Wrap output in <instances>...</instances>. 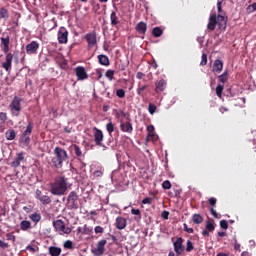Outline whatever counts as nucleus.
<instances>
[{"instance_id":"a18cd8bd","label":"nucleus","mask_w":256,"mask_h":256,"mask_svg":"<svg viewBox=\"0 0 256 256\" xmlns=\"http://www.w3.org/2000/svg\"><path fill=\"white\" fill-rule=\"evenodd\" d=\"M210 213H211L212 217H214V219H221V215H219L213 207L210 209Z\"/></svg>"},{"instance_id":"58836bf2","label":"nucleus","mask_w":256,"mask_h":256,"mask_svg":"<svg viewBox=\"0 0 256 256\" xmlns=\"http://www.w3.org/2000/svg\"><path fill=\"white\" fill-rule=\"evenodd\" d=\"M225 89V87L221 84H218L216 87V95L217 97H219V99H221V97H223V90Z\"/></svg>"},{"instance_id":"49530a36","label":"nucleus","mask_w":256,"mask_h":256,"mask_svg":"<svg viewBox=\"0 0 256 256\" xmlns=\"http://www.w3.org/2000/svg\"><path fill=\"white\" fill-rule=\"evenodd\" d=\"M151 203H153V198L151 197H146L142 200L143 205H151Z\"/></svg>"},{"instance_id":"f3484780","label":"nucleus","mask_w":256,"mask_h":256,"mask_svg":"<svg viewBox=\"0 0 256 256\" xmlns=\"http://www.w3.org/2000/svg\"><path fill=\"white\" fill-rule=\"evenodd\" d=\"M39 49V43L37 41H32L30 44L26 45L27 55H35Z\"/></svg>"},{"instance_id":"8fccbe9b","label":"nucleus","mask_w":256,"mask_h":256,"mask_svg":"<svg viewBox=\"0 0 256 256\" xmlns=\"http://www.w3.org/2000/svg\"><path fill=\"white\" fill-rule=\"evenodd\" d=\"M200 65L202 67H205V65H207V54H205V53L202 54V60L200 62Z\"/></svg>"},{"instance_id":"423d86ee","label":"nucleus","mask_w":256,"mask_h":256,"mask_svg":"<svg viewBox=\"0 0 256 256\" xmlns=\"http://www.w3.org/2000/svg\"><path fill=\"white\" fill-rule=\"evenodd\" d=\"M33 133V122H28L26 126V130L20 136V143H24V145H29L31 143V134Z\"/></svg>"},{"instance_id":"6e6d98bb","label":"nucleus","mask_w":256,"mask_h":256,"mask_svg":"<svg viewBox=\"0 0 256 256\" xmlns=\"http://www.w3.org/2000/svg\"><path fill=\"white\" fill-rule=\"evenodd\" d=\"M247 9H248V11H250V13H255V10H256V2L253 3V4H251V5H249Z\"/></svg>"},{"instance_id":"a19ab883","label":"nucleus","mask_w":256,"mask_h":256,"mask_svg":"<svg viewBox=\"0 0 256 256\" xmlns=\"http://www.w3.org/2000/svg\"><path fill=\"white\" fill-rule=\"evenodd\" d=\"M92 233H93V228H91V227L87 226V224H85L82 235H91Z\"/></svg>"},{"instance_id":"4d7b16f0","label":"nucleus","mask_w":256,"mask_h":256,"mask_svg":"<svg viewBox=\"0 0 256 256\" xmlns=\"http://www.w3.org/2000/svg\"><path fill=\"white\" fill-rule=\"evenodd\" d=\"M0 247L2 249H9V243H6L3 240H0Z\"/></svg>"},{"instance_id":"39448f33","label":"nucleus","mask_w":256,"mask_h":256,"mask_svg":"<svg viewBox=\"0 0 256 256\" xmlns=\"http://www.w3.org/2000/svg\"><path fill=\"white\" fill-rule=\"evenodd\" d=\"M53 227L55 231L60 233V235H70L72 229L65 226V222L63 220L59 219L53 222Z\"/></svg>"},{"instance_id":"a878e982","label":"nucleus","mask_w":256,"mask_h":256,"mask_svg":"<svg viewBox=\"0 0 256 256\" xmlns=\"http://www.w3.org/2000/svg\"><path fill=\"white\" fill-rule=\"evenodd\" d=\"M48 251H49V255L51 256H60L62 252L61 248L57 246H50L48 248Z\"/></svg>"},{"instance_id":"de8ad7c7","label":"nucleus","mask_w":256,"mask_h":256,"mask_svg":"<svg viewBox=\"0 0 256 256\" xmlns=\"http://www.w3.org/2000/svg\"><path fill=\"white\" fill-rule=\"evenodd\" d=\"M116 95L119 97V99H123L125 97V90L123 89H118L116 91Z\"/></svg>"},{"instance_id":"cd10ccee","label":"nucleus","mask_w":256,"mask_h":256,"mask_svg":"<svg viewBox=\"0 0 256 256\" xmlns=\"http://www.w3.org/2000/svg\"><path fill=\"white\" fill-rule=\"evenodd\" d=\"M147 131H148V134H147V139H155V126L153 125H148L147 126Z\"/></svg>"},{"instance_id":"09e8293b","label":"nucleus","mask_w":256,"mask_h":256,"mask_svg":"<svg viewBox=\"0 0 256 256\" xmlns=\"http://www.w3.org/2000/svg\"><path fill=\"white\" fill-rule=\"evenodd\" d=\"M162 188H163V189H171V181L165 180V181L162 183Z\"/></svg>"},{"instance_id":"ddd939ff","label":"nucleus","mask_w":256,"mask_h":256,"mask_svg":"<svg viewBox=\"0 0 256 256\" xmlns=\"http://www.w3.org/2000/svg\"><path fill=\"white\" fill-rule=\"evenodd\" d=\"M105 245H107V240L102 239L96 244V248L92 249L94 256H101L105 253Z\"/></svg>"},{"instance_id":"f8f14e48","label":"nucleus","mask_w":256,"mask_h":256,"mask_svg":"<svg viewBox=\"0 0 256 256\" xmlns=\"http://www.w3.org/2000/svg\"><path fill=\"white\" fill-rule=\"evenodd\" d=\"M2 67L7 73H11V69L13 67V53H6L5 61L2 63Z\"/></svg>"},{"instance_id":"1a4fd4ad","label":"nucleus","mask_w":256,"mask_h":256,"mask_svg":"<svg viewBox=\"0 0 256 256\" xmlns=\"http://www.w3.org/2000/svg\"><path fill=\"white\" fill-rule=\"evenodd\" d=\"M84 39L87 42V47L89 50L93 49V47H95V45H97V32L92 31L87 33L84 36Z\"/></svg>"},{"instance_id":"5701e85b","label":"nucleus","mask_w":256,"mask_h":256,"mask_svg":"<svg viewBox=\"0 0 256 256\" xmlns=\"http://www.w3.org/2000/svg\"><path fill=\"white\" fill-rule=\"evenodd\" d=\"M137 33H139V35H145V33H147V23L145 22H139L136 27H135Z\"/></svg>"},{"instance_id":"2eb2a0df","label":"nucleus","mask_w":256,"mask_h":256,"mask_svg":"<svg viewBox=\"0 0 256 256\" xmlns=\"http://www.w3.org/2000/svg\"><path fill=\"white\" fill-rule=\"evenodd\" d=\"M75 73L78 81H85V79H89V74H87V70H85V67H82V66L76 67Z\"/></svg>"},{"instance_id":"c03bdc74","label":"nucleus","mask_w":256,"mask_h":256,"mask_svg":"<svg viewBox=\"0 0 256 256\" xmlns=\"http://www.w3.org/2000/svg\"><path fill=\"white\" fill-rule=\"evenodd\" d=\"M6 240L7 241H12V243H15L16 237L13 235V233H7L6 234Z\"/></svg>"},{"instance_id":"774afa93","label":"nucleus","mask_w":256,"mask_h":256,"mask_svg":"<svg viewBox=\"0 0 256 256\" xmlns=\"http://www.w3.org/2000/svg\"><path fill=\"white\" fill-rule=\"evenodd\" d=\"M209 233H210L209 230H206V229L202 231L203 237H209Z\"/></svg>"},{"instance_id":"b1692460","label":"nucleus","mask_w":256,"mask_h":256,"mask_svg":"<svg viewBox=\"0 0 256 256\" xmlns=\"http://www.w3.org/2000/svg\"><path fill=\"white\" fill-rule=\"evenodd\" d=\"M72 151H74L78 159H83L85 157V154H83V151H81V147H79L77 144L72 145Z\"/></svg>"},{"instance_id":"dca6fc26","label":"nucleus","mask_w":256,"mask_h":256,"mask_svg":"<svg viewBox=\"0 0 256 256\" xmlns=\"http://www.w3.org/2000/svg\"><path fill=\"white\" fill-rule=\"evenodd\" d=\"M22 161H25V153L19 152L14 158V160L10 163V165L11 167H13V169H17V167L21 165Z\"/></svg>"},{"instance_id":"5fc2aeb1","label":"nucleus","mask_w":256,"mask_h":256,"mask_svg":"<svg viewBox=\"0 0 256 256\" xmlns=\"http://www.w3.org/2000/svg\"><path fill=\"white\" fill-rule=\"evenodd\" d=\"M208 203L211 205V207H215V205H217V198L211 197L208 199Z\"/></svg>"},{"instance_id":"0e129e2a","label":"nucleus","mask_w":256,"mask_h":256,"mask_svg":"<svg viewBox=\"0 0 256 256\" xmlns=\"http://www.w3.org/2000/svg\"><path fill=\"white\" fill-rule=\"evenodd\" d=\"M143 77H145V74L143 72H137L136 78L143 79Z\"/></svg>"},{"instance_id":"9d476101","label":"nucleus","mask_w":256,"mask_h":256,"mask_svg":"<svg viewBox=\"0 0 256 256\" xmlns=\"http://www.w3.org/2000/svg\"><path fill=\"white\" fill-rule=\"evenodd\" d=\"M35 199L40 201L42 205H49L51 203V197H49V194L47 192L43 194V192L39 189H36L35 191Z\"/></svg>"},{"instance_id":"680f3d73","label":"nucleus","mask_w":256,"mask_h":256,"mask_svg":"<svg viewBox=\"0 0 256 256\" xmlns=\"http://www.w3.org/2000/svg\"><path fill=\"white\" fill-rule=\"evenodd\" d=\"M94 177H103V171L101 170H96L93 173Z\"/></svg>"},{"instance_id":"a211bd4d","label":"nucleus","mask_w":256,"mask_h":256,"mask_svg":"<svg viewBox=\"0 0 256 256\" xmlns=\"http://www.w3.org/2000/svg\"><path fill=\"white\" fill-rule=\"evenodd\" d=\"M183 239L181 237L177 238L176 241L174 242L173 246H174V251L176 253V255H181L183 253Z\"/></svg>"},{"instance_id":"72a5a7b5","label":"nucleus","mask_w":256,"mask_h":256,"mask_svg":"<svg viewBox=\"0 0 256 256\" xmlns=\"http://www.w3.org/2000/svg\"><path fill=\"white\" fill-rule=\"evenodd\" d=\"M205 229L209 231L210 233H213L215 231V222L212 221H206Z\"/></svg>"},{"instance_id":"f704fd0d","label":"nucleus","mask_w":256,"mask_h":256,"mask_svg":"<svg viewBox=\"0 0 256 256\" xmlns=\"http://www.w3.org/2000/svg\"><path fill=\"white\" fill-rule=\"evenodd\" d=\"M149 86L148 85H141V83L138 84V88L136 90L137 95L140 97H143V91H145Z\"/></svg>"},{"instance_id":"37998d69","label":"nucleus","mask_w":256,"mask_h":256,"mask_svg":"<svg viewBox=\"0 0 256 256\" xmlns=\"http://www.w3.org/2000/svg\"><path fill=\"white\" fill-rule=\"evenodd\" d=\"M194 248L195 247L193 246V242H191V240H187V242H186V251H187V253H191V251Z\"/></svg>"},{"instance_id":"4468645a","label":"nucleus","mask_w":256,"mask_h":256,"mask_svg":"<svg viewBox=\"0 0 256 256\" xmlns=\"http://www.w3.org/2000/svg\"><path fill=\"white\" fill-rule=\"evenodd\" d=\"M165 89H167V80L163 78L156 80L154 88L155 93H157V95H161Z\"/></svg>"},{"instance_id":"4c0bfd02","label":"nucleus","mask_w":256,"mask_h":256,"mask_svg":"<svg viewBox=\"0 0 256 256\" xmlns=\"http://www.w3.org/2000/svg\"><path fill=\"white\" fill-rule=\"evenodd\" d=\"M106 130L108 131L110 137L113 136V131H115V124L113 122H109L106 124Z\"/></svg>"},{"instance_id":"f257e3e1","label":"nucleus","mask_w":256,"mask_h":256,"mask_svg":"<svg viewBox=\"0 0 256 256\" xmlns=\"http://www.w3.org/2000/svg\"><path fill=\"white\" fill-rule=\"evenodd\" d=\"M217 11L218 14H211L209 17V22L207 24V30L213 31L217 25L220 31H225L227 29V22L229 21V17L223 11V6H221V2L217 3Z\"/></svg>"},{"instance_id":"bf43d9fd","label":"nucleus","mask_w":256,"mask_h":256,"mask_svg":"<svg viewBox=\"0 0 256 256\" xmlns=\"http://www.w3.org/2000/svg\"><path fill=\"white\" fill-rule=\"evenodd\" d=\"M132 215H139L141 217V210L132 208L131 210Z\"/></svg>"},{"instance_id":"603ef678","label":"nucleus","mask_w":256,"mask_h":256,"mask_svg":"<svg viewBox=\"0 0 256 256\" xmlns=\"http://www.w3.org/2000/svg\"><path fill=\"white\" fill-rule=\"evenodd\" d=\"M220 227H221V229H229V223H227L226 220H221Z\"/></svg>"},{"instance_id":"e2e57ef3","label":"nucleus","mask_w":256,"mask_h":256,"mask_svg":"<svg viewBox=\"0 0 256 256\" xmlns=\"http://www.w3.org/2000/svg\"><path fill=\"white\" fill-rule=\"evenodd\" d=\"M234 249H235L236 251H241V244L237 243V240H235Z\"/></svg>"},{"instance_id":"c9c22d12","label":"nucleus","mask_w":256,"mask_h":256,"mask_svg":"<svg viewBox=\"0 0 256 256\" xmlns=\"http://www.w3.org/2000/svg\"><path fill=\"white\" fill-rule=\"evenodd\" d=\"M153 37H161L163 35V29L161 27H154L152 30Z\"/></svg>"},{"instance_id":"052dcab7","label":"nucleus","mask_w":256,"mask_h":256,"mask_svg":"<svg viewBox=\"0 0 256 256\" xmlns=\"http://www.w3.org/2000/svg\"><path fill=\"white\" fill-rule=\"evenodd\" d=\"M184 231L186 232V233H194V230H193V228H189L185 223H184Z\"/></svg>"},{"instance_id":"c756f323","label":"nucleus","mask_w":256,"mask_h":256,"mask_svg":"<svg viewBox=\"0 0 256 256\" xmlns=\"http://www.w3.org/2000/svg\"><path fill=\"white\" fill-rule=\"evenodd\" d=\"M218 81L220 83H227V81H229V71L225 70L223 74L219 75Z\"/></svg>"},{"instance_id":"338daca9","label":"nucleus","mask_w":256,"mask_h":256,"mask_svg":"<svg viewBox=\"0 0 256 256\" xmlns=\"http://www.w3.org/2000/svg\"><path fill=\"white\" fill-rule=\"evenodd\" d=\"M162 217H163L164 219H169V212L163 211V212H162Z\"/></svg>"},{"instance_id":"0eeeda50","label":"nucleus","mask_w":256,"mask_h":256,"mask_svg":"<svg viewBox=\"0 0 256 256\" xmlns=\"http://www.w3.org/2000/svg\"><path fill=\"white\" fill-rule=\"evenodd\" d=\"M68 209H79V195L75 191H71L67 197Z\"/></svg>"},{"instance_id":"6e6552de","label":"nucleus","mask_w":256,"mask_h":256,"mask_svg":"<svg viewBox=\"0 0 256 256\" xmlns=\"http://www.w3.org/2000/svg\"><path fill=\"white\" fill-rule=\"evenodd\" d=\"M94 131V143L97 147H103V149H107L105 145H103V139L105 136L103 135V131L97 127L93 128Z\"/></svg>"},{"instance_id":"412c9836","label":"nucleus","mask_w":256,"mask_h":256,"mask_svg":"<svg viewBox=\"0 0 256 256\" xmlns=\"http://www.w3.org/2000/svg\"><path fill=\"white\" fill-rule=\"evenodd\" d=\"M120 129L123 133H133V124H131V122L121 123Z\"/></svg>"},{"instance_id":"20e7f679","label":"nucleus","mask_w":256,"mask_h":256,"mask_svg":"<svg viewBox=\"0 0 256 256\" xmlns=\"http://www.w3.org/2000/svg\"><path fill=\"white\" fill-rule=\"evenodd\" d=\"M22 102H23V98H21L19 96H14V98L12 99V101L9 105V108L14 117H19V115L22 111V108H21Z\"/></svg>"},{"instance_id":"9b49d317","label":"nucleus","mask_w":256,"mask_h":256,"mask_svg":"<svg viewBox=\"0 0 256 256\" xmlns=\"http://www.w3.org/2000/svg\"><path fill=\"white\" fill-rule=\"evenodd\" d=\"M68 39H69V31H67V28L60 27L58 31V43H60V45H65L67 44Z\"/></svg>"},{"instance_id":"ea45409f","label":"nucleus","mask_w":256,"mask_h":256,"mask_svg":"<svg viewBox=\"0 0 256 256\" xmlns=\"http://www.w3.org/2000/svg\"><path fill=\"white\" fill-rule=\"evenodd\" d=\"M148 111H149L150 115H155V112L157 111V106L153 103H149Z\"/></svg>"},{"instance_id":"2f4dec72","label":"nucleus","mask_w":256,"mask_h":256,"mask_svg":"<svg viewBox=\"0 0 256 256\" xmlns=\"http://www.w3.org/2000/svg\"><path fill=\"white\" fill-rule=\"evenodd\" d=\"M192 221L196 225H201V223H203V216H201L200 214H194L192 216Z\"/></svg>"},{"instance_id":"e433bc0d","label":"nucleus","mask_w":256,"mask_h":256,"mask_svg":"<svg viewBox=\"0 0 256 256\" xmlns=\"http://www.w3.org/2000/svg\"><path fill=\"white\" fill-rule=\"evenodd\" d=\"M29 218L31 219V221H33V223H39V221H41V214L35 212L31 214Z\"/></svg>"},{"instance_id":"4be33fe9","label":"nucleus","mask_w":256,"mask_h":256,"mask_svg":"<svg viewBox=\"0 0 256 256\" xmlns=\"http://www.w3.org/2000/svg\"><path fill=\"white\" fill-rule=\"evenodd\" d=\"M212 71L213 73H221V71H223V61L220 59L215 60Z\"/></svg>"},{"instance_id":"c85d7f7f","label":"nucleus","mask_w":256,"mask_h":256,"mask_svg":"<svg viewBox=\"0 0 256 256\" xmlns=\"http://www.w3.org/2000/svg\"><path fill=\"white\" fill-rule=\"evenodd\" d=\"M21 231H29L31 229V222L28 220H23L20 222Z\"/></svg>"},{"instance_id":"6ab92c4d","label":"nucleus","mask_w":256,"mask_h":256,"mask_svg":"<svg viewBox=\"0 0 256 256\" xmlns=\"http://www.w3.org/2000/svg\"><path fill=\"white\" fill-rule=\"evenodd\" d=\"M0 41L3 53H9V43H11V38L9 37V35L0 38Z\"/></svg>"},{"instance_id":"79ce46f5","label":"nucleus","mask_w":256,"mask_h":256,"mask_svg":"<svg viewBox=\"0 0 256 256\" xmlns=\"http://www.w3.org/2000/svg\"><path fill=\"white\" fill-rule=\"evenodd\" d=\"M114 76H115L114 70H107L105 73V77H107V79H109V81H113Z\"/></svg>"},{"instance_id":"7c9ffc66","label":"nucleus","mask_w":256,"mask_h":256,"mask_svg":"<svg viewBox=\"0 0 256 256\" xmlns=\"http://www.w3.org/2000/svg\"><path fill=\"white\" fill-rule=\"evenodd\" d=\"M0 19H4V21H7V19H9V10H7V8H0Z\"/></svg>"},{"instance_id":"13d9d810","label":"nucleus","mask_w":256,"mask_h":256,"mask_svg":"<svg viewBox=\"0 0 256 256\" xmlns=\"http://www.w3.org/2000/svg\"><path fill=\"white\" fill-rule=\"evenodd\" d=\"M94 232H95L96 234L103 233V232H104V229H103V227H101V226H96V227L94 228Z\"/></svg>"},{"instance_id":"aec40b11","label":"nucleus","mask_w":256,"mask_h":256,"mask_svg":"<svg viewBox=\"0 0 256 256\" xmlns=\"http://www.w3.org/2000/svg\"><path fill=\"white\" fill-rule=\"evenodd\" d=\"M115 225H116L117 229L122 231V229H125V227H127V219H125L124 217L119 216V217L116 218Z\"/></svg>"},{"instance_id":"7ed1b4c3","label":"nucleus","mask_w":256,"mask_h":256,"mask_svg":"<svg viewBox=\"0 0 256 256\" xmlns=\"http://www.w3.org/2000/svg\"><path fill=\"white\" fill-rule=\"evenodd\" d=\"M54 155L55 157L51 159L52 167H54V169H61L63 167V163H65V160L69 159L67 151L59 146H56L54 149Z\"/></svg>"},{"instance_id":"3c124183","label":"nucleus","mask_w":256,"mask_h":256,"mask_svg":"<svg viewBox=\"0 0 256 256\" xmlns=\"http://www.w3.org/2000/svg\"><path fill=\"white\" fill-rule=\"evenodd\" d=\"M7 121V113L0 112V123H5Z\"/></svg>"},{"instance_id":"bb28decb","label":"nucleus","mask_w":256,"mask_h":256,"mask_svg":"<svg viewBox=\"0 0 256 256\" xmlns=\"http://www.w3.org/2000/svg\"><path fill=\"white\" fill-rule=\"evenodd\" d=\"M5 137L7 141H13L17 137V133L13 129H9L5 132Z\"/></svg>"},{"instance_id":"473e14b6","label":"nucleus","mask_w":256,"mask_h":256,"mask_svg":"<svg viewBox=\"0 0 256 256\" xmlns=\"http://www.w3.org/2000/svg\"><path fill=\"white\" fill-rule=\"evenodd\" d=\"M119 17H117V13L116 12H112L110 15V21H111V25L115 26V25H119Z\"/></svg>"},{"instance_id":"69168bd1","label":"nucleus","mask_w":256,"mask_h":256,"mask_svg":"<svg viewBox=\"0 0 256 256\" xmlns=\"http://www.w3.org/2000/svg\"><path fill=\"white\" fill-rule=\"evenodd\" d=\"M219 111L220 113H227V111H229V108L222 106L220 107Z\"/></svg>"},{"instance_id":"393cba45","label":"nucleus","mask_w":256,"mask_h":256,"mask_svg":"<svg viewBox=\"0 0 256 256\" xmlns=\"http://www.w3.org/2000/svg\"><path fill=\"white\" fill-rule=\"evenodd\" d=\"M98 62L100 63V65H104V67H109L110 65L109 57H107V55H98Z\"/></svg>"},{"instance_id":"f03ea898","label":"nucleus","mask_w":256,"mask_h":256,"mask_svg":"<svg viewBox=\"0 0 256 256\" xmlns=\"http://www.w3.org/2000/svg\"><path fill=\"white\" fill-rule=\"evenodd\" d=\"M67 189H69L67 184V178H65V176H58L51 184L50 193L52 195H57L58 197H61L65 195V193H67Z\"/></svg>"},{"instance_id":"864d4df0","label":"nucleus","mask_w":256,"mask_h":256,"mask_svg":"<svg viewBox=\"0 0 256 256\" xmlns=\"http://www.w3.org/2000/svg\"><path fill=\"white\" fill-rule=\"evenodd\" d=\"M64 248H65V249H73V242L70 241V240H67V241L64 243Z\"/></svg>"}]
</instances>
